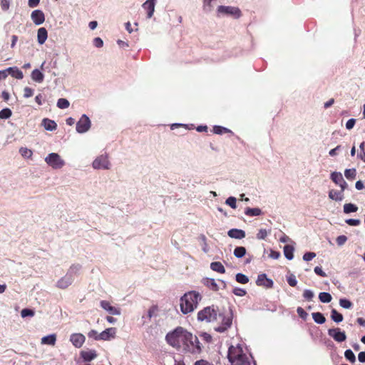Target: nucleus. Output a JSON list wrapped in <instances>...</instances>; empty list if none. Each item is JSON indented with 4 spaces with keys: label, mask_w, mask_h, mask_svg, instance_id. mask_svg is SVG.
<instances>
[{
    "label": "nucleus",
    "mask_w": 365,
    "mask_h": 365,
    "mask_svg": "<svg viewBox=\"0 0 365 365\" xmlns=\"http://www.w3.org/2000/svg\"><path fill=\"white\" fill-rule=\"evenodd\" d=\"M212 131L215 134L222 135L223 133H232L228 128L220 126V125H215L212 128Z\"/></svg>",
    "instance_id": "nucleus-31"
},
{
    "label": "nucleus",
    "mask_w": 365,
    "mask_h": 365,
    "mask_svg": "<svg viewBox=\"0 0 365 365\" xmlns=\"http://www.w3.org/2000/svg\"><path fill=\"white\" fill-rule=\"evenodd\" d=\"M19 153L23 157L26 158H31V156L33 155V152L31 150H30L27 148H23V147L19 149Z\"/></svg>",
    "instance_id": "nucleus-39"
},
{
    "label": "nucleus",
    "mask_w": 365,
    "mask_h": 365,
    "mask_svg": "<svg viewBox=\"0 0 365 365\" xmlns=\"http://www.w3.org/2000/svg\"><path fill=\"white\" fill-rule=\"evenodd\" d=\"M99 334L97 331L96 330H91L88 333V336L89 338H92L95 340H97V341H99L101 340V338L100 336H99Z\"/></svg>",
    "instance_id": "nucleus-49"
},
{
    "label": "nucleus",
    "mask_w": 365,
    "mask_h": 365,
    "mask_svg": "<svg viewBox=\"0 0 365 365\" xmlns=\"http://www.w3.org/2000/svg\"><path fill=\"white\" fill-rule=\"evenodd\" d=\"M328 334L337 342L344 341L346 339L345 332L341 331L339 328L329 329Z\"/></svg>",
    "instance_id": "nucleus-11"
},
{
    "label": "nucleus",
    "mask_w": 365,
    "mask_h": 365,
    "mask_svg": "<svg viewBox=\"0 0 365 365\" xmlns=\"http://www.w3.org/2000/svg\"><path fill=\"white\" fill-rule=\"evenodd\" d=\"M316 256V254L314 252H307L303 256V259L304 261H310L313 258H314Z\"/></svg>",
    "instance_id": "nucleus-58"
},
{
    "label": "nucleus",
    "mask_w": 365,
    "mask_h": 365,
    "mask_svg": "<svg viewBox=\"0 0 365 365\" xmlns=\"http://www.w3.org/2000/svg\"><path fill=\"white\" fill-rule=\"evenodd\" d=\"M356 172L354 168L346 169L344 172V175L348 180H354L356 178Z\"/></svg>",
    "instance_id": "nucleus-40"
},
{
    "label": "nucleus",
    "mask_w": 365,
    "mask_h": 365,
    "mask_svg": "<svg viewBox=\"0 0 365 365\" xmlns=\"http://www.w3.org/2000/svg\"><path fill=\"white\" fill-rule=\"evenodd\" d=\"M331 179L337 185H339L344 180L341 173L337 172H334L331 174Z\"/></svg>",
    "instance_id": "nucleus-30"
},
{
    "label": "nucleus",
    "mask_w": 365,
    "mask_h": 365,
    "mask_svg": "<svg viewBox=\"0 0 365 365\" xmlns=\"http://www.w3.org/2000/svg\"><path fill=\"white\" fill-rule=\"evenodd\" d=\"M314 272L317 274V275H319L321 277H327V274L326 273L322 270V267H316L314 268Z\"/></svg>",
    "instance_id": "nucleus-63"
},
{
    "label": "nucleus",
    "mask_w": 365,
    "mask_h": 365,
    "mask_svg": "<svg viewBox=\"0 0 365 365\" xmlns=\"http://www.w3.org/2000/svg\"><path fill=\"white\" fill-rule=\"evenodd\" d=\"M293 252H294L293 246L287 245L284 247V255L287 259L291 260L293 259V257H294Z\"/></svg>",
    "instance_id": "nucleus-27"
},
{
    "label": "nucleus",
    "mask_w": 365,
    "mask_h": 365,
    "mask_svg": "<svg viewBox=\"0 0 365 365\" xmlns=\"http://www.w3.org/2000/svg\"><path fill=\"white\" fill-rule=\"evenodd\" d=\"M356 123V119L354 118H351L349 119L346 123V129L348 130H351V128H354V125Z\"/></svg>",
    "instance_id": "nucleus-61"
},
{
    "label": "nucleus",
    "mask_w": 365,
    "mask_h": 365,
    "mask_svg": "<svg viewBox=\"0 0 365 365\" xmlns=\"http://www.w3.org/2000/svg\"><path fill=\"white\" fill-rule=\"evenodd\" d=\"M31 78L34 81L41 83L43 81V74L38 69H35L31 73Z\"/></svg>",
    "instance_id": "nucleus-28"
},
{
    "label": "nucleus",
    "mask_w": 365,
    "mask_h": 365,
    "mask_svg": "<svg viewBox=\"0 0 365 365\" xmlns=\"http://www.w3.org/2000/svg\"><path fill=\"white\" fill-rule=\"evenodd\" d=\"M246 250L244 247H237L234 250V255L237 258H241L245 256Z\"/></svg>",
    "instance_id": "nucleus-37"
},
{
    "label": "nucleus",
    "mask_w": 365,
    "mask_h": 365,
    "mask_svg": "<svg viewBox=\"0 0 365 365\" xmlns=\"http://www.w3.org/2000/svg\"><path fill=\"white\" fill-rule=\"evenodd\" d=\"M34 314H35L34 312L30 309H23L21 312V316L23 318H25L27 317H34Z\"/></svg>",
    "instance_id": "nucleus-46"
},
{
    "label": "nucleus",
    "mask_w": 365,
    "mask_h": 365,
    "mask_svg": "<svg viewBox=\"0 0 365 365\" xmlns=\"http://www.w3.org/2000/svg\"><path fill=\"white\" fill-rule=\"evenodd\" d=\"M228 359L231 365H252L253 362L252 356L247 348L240 344L230 346Z\"/></svg>",
    "instance_id": "nucleus-1"
},
{
    "label": "nucleus",
    "mask_w": 365,
    "mask_h": 365,
    "mask_svg": "<svg viewBox=\"0 0 365 365\" xmlns=\"http://www.w3.org/2000/svg\"><path fill=\"white\" fill-rule=\"evenodd\" d=\"M187 336V339H186L185 343H184L181 349L191 354H200L202 348L198 338L191 333H189Z\"/></svg>",
    "instance_id": "nucleus-4"
},
{
    "label": "nucleus",
    "mask_w": 365,
    "mask_h": 365,
    "mask_svg": "<svg viewBox=\"0 0 365 365\" xmlns=\"http://www.w3.org/2000/svg\"><path fill=\"white\" fill-rule=\"evenodd\" d=\"M339 304L341 307L345 309H350L352 306L351 302L346 299H341L339 300Z\"/></svg>",
    "instance_id": "nucleus-48"
},
{
    "label": "nucleus",
    "mask_w": 365,
    "mask_h": 365,
    "mask_svg": "<svg viewBox=\"0 0 365 365\" xmlns=\"http://www.w3.org/2000/svg\"><path fill=\"white\" fill-rule=\"evenodd\" d=\"M314 292L310 289H305L303 293V297L304 299L307 300H312L314 297Z\"/></svg>",
    "instance_id": "nucleus-50"
},
{
    "label": "nucleus",
    "mask_w": 365,
    "mask_h": 365,
    "mask_svg": "<svg viewBox=\"0 0 365 365\" xmlns=\"http://www.w3.org/2000/svg\"><path fill=\"white\" fill-rule=\"evenodd\" d=\"M256 283L258 286H262L266 288H271L273 287V281L267 278L265 274H259Z\"/></svg>",
    "instance_id": "nucleus-15"
},
{
    "label": "nucleus",
    "mask_w": 365,
    "mask_h": 365,
    "mask_svg": "<svg viewBox=\"0 0 365 365\" xmlns=\"http://www.w3.org/2000/svg\"><path fill=\"white\" fill-rule=\"evenodd\" d=\"M93 44L97 48H101L103 46V41L101 38L96 37L93 39Z\"/></svg>",
    "instance_id": "nucleus-59"
},
{
    "label": "nucleus",
    "mask_w": 365,
    "mask_h": 365,
    "mask_svg": "<svg viewBox=\"0 0 365 365\" xmlns=\"http://www.w3.org/2000/svg\"><path fill=\"white\" fill-rule=\"evenodd\" d=\"M155 1L147 0L143 4V7L148 11V18H151L155 11Z\"/></svg>",
    "instance_id": "nucleus-20"
},
{
    "label": "nucleus",
    "mask_w": 365,
    "mask_h": 365,
    "mask_svg": "<svg viewBox=\"0 0 365 365\" xmlns=\"http://www.w3.org/2000/svg\"><path fill=\"white\" fill-rule=\"evenodd\" d=\"M364 146H365V142H362L360 145H359V148H360V152L358 154V157L361 160H363L364 162H365V149H364Z\"/></svg>",
    "instance_id": "nucleus-47"
},
{
    "label": "nucleus",
    "mask_w": 365,
    "mask_h": 365,
    "mask_svg": "<svg viewBox=\"0 0 365 365\" xmlns=\"http://www.w3.org/2000/svg\"><path fill=\"white\" fill-rule=\"evenodd\" d=\"M344 356L347 360L350 362L354 363L356 361V357L354 352L351 349H347L344 352Z\"/></svg>",
    "instance_id": "nucleus-43"
},
{
    "label": "nucleus",
    "mask_w": 365,
    "mask_h": 365,
    "mask_svg": "<svg viewBox=\"0 0 365 365\" xmlns=\"http://www.w3.org/2000/svg\"><path fill=\"white\" fill-rule=\"evenodd\" d=\"M47 37H48L47 30L43 27L38 29V33H37V39H38V43H40V44L44 43L46 40L47 39Z\"/></svg>",
    "instance_id": "nucleus-22"
},
{
    "label": "nucleus",
    "mask_w": 365,
    "mask_h": 365,
    "mask_svg": "<svg viewBox=\"0 0 365 365\" xmlns=\"http://www.w3.org/2000/svg\"><path fill=\"white\" fill-rule=\"evenodd\" d=\"M0 4L3 11H7L9 9L10 0H1Z\"/></svg>",
    "instance_id": "nucleus-56"
},
{
    "label": "nucleus",
    "mask_w": 365,
    "mask_h": 365,
    "mask_svg": "<svg viewBox=\"0 0 365 365\" xmlns=\"http://www.w3.org/2000/svg\"><path fill=\"white\" fill-rule=\"evenodd\" d=\"M94 169L108 170L110 168V163L107 154L101 155L97 157L92 163Z\"/></svg>",
    "instance_id": "nucleus-9"
},
{
    "label": "nucleus",
    "mask_w": 365,
    "mask_h": 365,
    "mask_svg": "<svg viewBox=\"0 0 365 365\" xmlns=\"http://www.w3.org/2000/svg\"><path fill=\"white\" fill-rule=\"evenodd\" d=\"M85 340V336L80 333L72 334L70 336L71 342L74 346L77 348L81 347L84 344Z\"/></svg>",
    "instance_id": "nucleus-14"
},
{
    "label": "nucleus",
    "mask_w": 365,
    "mask_h": 365,
    "mask_svg": "<svg viewBox=\"0 0 365 365\" xmlns=\"http://www.w3.org/2000/svg\"><path fill=\"white\" fill-rule=\"evenodd\" d=\"M227 235L235 239H242L245 237V232L243 230H229Z\"/></svg>",
    "instance_id": "nucleus-23"
},
{
    "label": "nucleus",
    "mask_w": 365,
    "mask_h": 365,
    "mask_svg": "<svg viewBox=\"0 0 365 365\" xmlns=\"http://www.w3.org/2000/svg\"><path fill=\"white\" fill-rule=\"evenodd\" d=\"M33 22L36 25H40L45 21V15L41 10H34L31 15Z\"/></svg>",
    "instance_id": "nucleus-17"
},
{
    "label": "nucleus",
    "mask_w": 365,
    "mask_h": 365,
    "mask_svg": "<svg viewBox=\"0 0 365 365\" xmlns=\"http://www.w3.org/2000/svg\"><path fill=\"white\" fill-rule=\"evenodd\" d=\"M358 210V207L351 203H346L344 205V212L345 213H350V212H356Z\"/></svg>",
    "instance_id": "nucleus-36"
},
{
    "label": "nucleus",
    "mask_w": 365,
    "mask_h": 365,
    "mask_svg": "<svg viewBox=\"0 0 365 365\" xmlns=\"http://www.w3.org/2000/svg\"><path fill=\"white\" fill-rule=\"evenodd\" d=\"M200 337L202 338V340H204L207 342H210L212 339V336H210V334H209L207 333L201 334Z\"/></svg>",
    "instance_id": "nucleus-64"
},
{
    "label": "nucleus",
    "mask_w": 365,
    "mask_h": 365,
    "mask_svg": "<svg viewBox=\"0 0 365 365\" xmlns=\"http://www.w3.org/2000/svg\"><path fill=\"white\" fill-rule=\"evenodd\" d=\"M74 281L73 277L71 276L70 273H66L63 277L58 280L56 282V287L59 289H66Z\"/></svg>",
    "instance_id": "nucleus-12"
},
{
    "label": "nucleus",
    "mask_w": 365,
    "mask_h": 365,
    "mask_svg": "<svg viewBox=\"0 0 365 365\" xmlns=\"http://www.w3.org/2000/svg\"><path fill=\"white\" fill-rule=\"evenodd\" d=\"M42 125L46 130H54L57 128V124L53 120H50L48 118H44L42 120Z\"/></svg>",
    "instance_id": "nucleus-21"
},
{
    "label": "nucleus",
    "mask_w": 365,
    "mask_h": 365,
    "mask_svg": "<svg viewBox=\"0 0 365 365\" xmlns=\"http://www.w3.org/2000/svg\"><path fill=\"white\" fill-rule=\"evenodd\" d=\"M202 299L201 294L196 291H190L183 294L180 299V311L184 314L192 312L197 309Z\"/></svg>",
    "instance_id": "nucleus-2"
},
{
    "label": "nucleus",
    "mask_w": 365,
    "mask_h": 365,
    "mask_svg": "<svg viewBox=\"0 0 365 365\" xmlns=\"http://www.w3.org/2000/svg\"><path fill=\"white\" fill-rule=\"evenodd\" d=\"M235 278L236 281L240 284H247L249 282L248 277L242 273L237 274Z\"/></svg>",
    "instance_id": "nucleus-42"
},
{
    "label": "nucleus",
    "mask_w": 365,
    "mask_h": 365,
    "mask_svg": "<svg viewBox=\"0 0 365 365\" xmlns=\"http://www.w3.org/2000/svg\"><path fill=\"white\" fill-rule=\"evenodd\" d=\"M81 356L85 361H91L97 357L95 350H83L81 351Z\"/></svg>",
    "instance_id": "nucleus-18"
},
{
    "label": "nucleus",
    "mask_w": 365,
    "mask_h": 365,
    "mask_svg": "<svg viewBox=\"0 0 365 365\" xmlns=\"http://www.w3.org/2000/svg\"><path fill=\"white\" fill-rule=\"evenodd\" d=\"M336 240L339 246H342L346 242L347 237L345 235H340L336 238Z\"/></svg>",
    "instance_id": "nucleus-57"
},
{
    "label": "nucleus",
    "mask_w": 365,
    "mask_h": 365,
    "mask_svg": "<svg viewBox=\"0 0 365 365\" xmlns=\"http://www.w3.org/2000/svg\"><path fill=\"white\" fill-rule=\"evenodd\" d=\"M217 319V313L214 306L205 307L197 313V319L201 322H211Z\"/></svg>",
    "instance_id": "nucleus-6"
},
{
    "label": "nucleus",
    "mask_w": 365,
    "mask_h": 365,
    "mask_svg": "<svg viewBox=\"0 0 365 365\" xmlns=\"http://www.w3.org/2000/svg\"><path fill=\"white\" fill-rule=\"evenodd\" d=\"M45 161L49 166L54 169L61 168L65 164L63 160L61 158L60 155L55 153L48 154V155L45 158Z\"/></svg>",
    "instance_id": "nucleus-8"
},
{
    "label": "nucleus",
    "mask_w": 365,
    "mask_h": 365,
    "mask_svg": "<svg viewBox=\"0 0 365 365\" xmlns=\"http://www.w3.org/2000/svg\"><path fill=\"white\" fill-rule=\"evenodd\" d=\"M219 322L220 325L216 327L215 330L218 332H224L232 325V314L230 310L226 311L223 313H220L218 315Z\"/></svg>",
    "instance_id": "nucleus-5"
},
{
    "label": "nucleus",
    "mask_w": 365,
    "mask_h": 365,
    "mask_svg": "<svg viewBox=\"0 0 365 365\" xmlns=\"http://www.w3.org/2000/svg\"><path fill=\"white\" fill-rule=\"evenodd\" d=\"M70 103L68 101L66 98H59L57 102V106L59 108L65 109L68 108Z\"/></svg>",
    "instance_id": "nucleus-41"
},
{
    "label": "nucleus",
    "mask_w": 365,
    "mask_h": 365,
    "mask_svg": "<svg viewBox=\"0 0 365 365\" xmlns=\"http://www.w3.org/2000/svg\"><path fill=\"white\" fill-rule=\"evenodd\" d=\"M101 307L112 315H120V310L115 307H113L109 302L103 300L101 302Z\"/></svg>",
    "instance_id": "nucleus-16"
},
{
    "label": "nucleus",
    "mask_w": 365,
    "mask_h": 365,
    "mask_svg": "<svg viewBox=\"0 0 365 365\" xmlns=\"http://www.w3.org/2000/svg\"><path fill=\"white\" fill-rule=\"evenodd\" d=\"M34 95V90L29 87H25L24 89V97L30 98Z\"/></svg>",
    "instance_id": "nucleus-53"
},
{
    "label": "nucleus",
    "mask_w": 365,
    "mask_h": 365,
    "mask_svg": "<svg viewBox=\"0 0 365 365\" xmlns=\"http://www.w3.org/2000/svg\"><path fill=\"white\" fill-rule=\"evenodd\" d=\"M13 71V68L10 67L6 70L0 71V81L5 79L9 73Z\"/></svg>",
    "instance_id": "nucleus-52"
},
{
    "label": "nucleus",
    "mask_w": 365,
    "mask_h": 365,
    "mask_svg": "<svg viewBox=\"0 0 365 365\" xmlns=\"http://www.w3.org/2000/svg\"><path fill=\"white\" fill-rule=\"evenodd\" d=\"M346 222L350 226H358L361 222V221L358 219H349L347 220Z\"/></svg>",
    "instance_id": "nucleus-60"
},
{
    "label": "nucleus",
    "mask_w": 365,
    "mask_h": 365,
    "mask_svg": "<svg viewBox=\"0 0 365 365\" xmlns=\"http://www.w3.org/2000/svg\"><path fill=\"white\" fill-rule=\"evenodd\" d=\"M190 332L182 327L176 328L173 331L166 335L168 343L172 346L181 349Z\"/></svg>",
    "instance_id": "nucleus-3"
},
{
    "label": "nucleus",
    "mask_w": 365,
    "mask_h": 365,
    "mask_svg": "<svg viewBox=\"0 0 365 365\" xmlns=\"http://www.w3.org/2000/svg\"><path fill=\"white\" fill-rule=\"evenodd\" d=\"M12 115L11 109L6 108L0 111V119H8Z\"/></svg>",
    "instance_id": "nucleus-38"
},
{
    "label": "nucleus",
    "mask_w": 365,
    "mask_h": 365,
    "mask_svg": "<svg viewBox=\"0 0 365 365\" xmlns=\"http://www.w3.org/2000/svg\"><path fill=\"white\" fill-rule=\"evenodd\" d=\"M81 267L79 264H73L72 266L70 267L67 273H70L71 276H72V277H73L74 279L75 275L78 274V272L81 270Z\"/></svg>",
    "instance_id": "nucleus-35"
},
{
    "label": "nucleus",
    "mask_w": 365,
    "mask_h": 365,
    "mask_svg": "<svg viewBox=\"0 0 365 365\" xmlns=\"http://www.w3.org/2000/svg\"><path fill=\"white\" fill-rule=\"evenodd\" d=\"M13 77L17 78V79H22L24 77L23 73L21 71H20L18 68H14L13 71L9 73Z\"/></svg>",
    "instance_id": "nucleus-44"
},
{
    "label": "nucleus",
    "mask_w": 365,
    "mask_h": 365,
    "mask_svg": "<svg viewBox=\"0 0 365 365\" xmlns=\"http://www.w3.org/2000/svg\"><path fill=\"white\" fill-rule=\"evenodd\" d=\"M287 280L288 284L291 287H295L297 284V280L296 279V277L293 274H290L287 277Z\"/></svg>",
    "instance_id": "nucleus-45"
},
{
    "label": "nucleus",
    "mask_w": 365,
    "mask_h": 365,
    "mask_svg": "<svg viewBox=\"0 0 365 365\" xmlns=\"http://www.w3.org/2000/svg\"><path fill=\"white\" fill-rule=\"evenodd\" d=\"M218 16L220 15L232 16L235 19H239L242 16V12L238 7L230 6H219L217 8Z\"/></svg>",
    "instance_id": "nucleus-7"
},
{
    "label": "nucleus",
    "mask_w": 365,
    "mask_h": 365,
    "mask_svg": "<svg viewBox=\"0 0 365 365\" xmlns=\"http://www.w3.org/2000/svg\"><path fill=\"white\" fill-rule=\"evenodd\" d=\"M319 299L322 303H329L331 301L332 297L328 292H321L319 294Z\"/></svg>",
    "instance_id": "nucleus-32"
},
{
    "label": "nucleus",
    "mask_w": 365,
    "mask_h": 365,
    "mask_svg": "<svg viewBox=\"0 0 365 365\" xmlns=\"http://www.w3.org/2000/svg\"><path fill=\"white\" fill-rule=\"evenodd\" d=\"M202 283L205 286L208 287L210 290L217 292L219 290V286L216 283L215 280L212 278H204L202 279Z\"/></svg>",
    "instance_id": "nucleus-19"
},
{
    "label": "nucleus",
    "mask_w": 365,
    "mask_h": 365,
    "mask_svg": "<svg viewBox=\"0 0 365 365\" xmlns=\"http://www.w3.org/2000/svg\"><path fill=\"white\" fill-rule=\"evenodd\" d=\"M226 204L233 209L236 208V198L234 197H229L226 200Z\"/></svg>",
    "instance_id": "nucleus-54"
},
{
    "label": "nucleus",
    "mask_w": 365,
    "mask_h": 365,
    "mask_svg": "<svg viewBox=\"0 0 365 365\" xmlns=\"http://www.w3.org/2000/svg\"><path fill=\"white\" fill-rule=\"evenodd\" d=\"M91 128V120L86 115H83L76 123V130L79 133H83Z\"/></svg>",
    "instance_id": "nucleus-10"
},
{
    "label": "nucleus",
    "mask_w": 365,
    "mask_h": 365,
    "mask_svg": "<svg viewBox=\"0 0 365 365\" xmlns=\"http://www.w3.org/2000/svg\"><path fill=\"white\" fill-rule=\"evenodd\" d=\"M210 269L218 273L223 274L225 272V269L220 262H213L210 264Z\"/></svg>",
    "instance_id": "nucleus-26"
},
{
    "label": "nucleus",
    "mask_w": 365,
    "mask_h": 365,
    "mask_svg": "<svg viewBox=\"0 0 365 365\" xmlns=\"http://www.w3.org/2000/svg\"><path fill=\"white\" fill-rule=\"evenodd\" d=\"M245 215L248 216H258L262 213V211L259 208H247L245 211Z\"/></svg>",
    "instance_id": "nucleus-34"
},
{
    "label": "nucleus",
    "mask_w": 365,
    "mask_h": 365,
    "mask_svg": "<svg viewBox=\"0 0 365 365\" xmlns=\"http://www.w3.org/2000/svg\"><path fill=\"white\" fill-rule=\"evenodd\" d=\"M233 293L237 296L243 297L247 292L244 289L237 287L233 289Z\"/></svg>",
    "instance_id": "nucleus-55"
},
{
    "label": "nucleus",
    "mask_w": 365,
    "mask_h": 365,
    "mask_svg": "<svg viewBox=\"0 0 365 365\" xmlns=\"http://www.w3.org/2000/svg\"><path fill=\"white\" fill-rule=\"evenodd\" d=\"M297 312L301 318H302L304 319H305L307 318V313L302 307H298L297 309Z\"/></svg>",
    "instance_id": "nucleus-62"
},
{
    "label": "nucleus",
    "mask_w": 365,
    "mask_h": 365,
    "mask_svg": "<svg viewBox=\"0 0 365 365\" xmlns=\"http://www.w3.org/2000/svg\"><path fill=\"white\" fill-rule=\"evenodd\" d=\"M101 340L102 341H110L115 339L116 336V328L110 327L99 334Z\"/></svg>",
    "instance_id": "nucleus-13"
},
{
    "label": "nucleus",
    "mask_w": 365,
    "mask_h": 365,
    "mask_svg": "<svg viewBox=\"0 0 365 365\" xmlns=\"http://www.w3.org/2000/svg\"><path fill=\"white\" fill-rule=\"evenodd\" d=\"M312 315L314 321L317 324H324L326 321L325 317L320 312H314Z\"/></svg>",
    "instance_id": "nucleus-29"
},
{
    "label": "nucleus",
    "mask_w": 365,
    "mask_h": 365,
    "mask_svg": "<svg viewBox=\"0 0 365 365\" xmlns=\"http://www.w3.org/2000/svg\"><path fill=\"white\" fill-rule=\"evenodd\" d=\"M331 319L336 322L339 323L343 320V316L340 313H339L336 309H332L331 312Z\"/></svg>",
    "instance_id": "nucleus-33"
},
{
    "label": "nucleus",
    "mask_w": 365,
    "mask_h": 365,
    "mask_svg": "<svg viewBox=\"0 0 365 365\" xmlns=\"http://www.w3.org/2000/svg\"><path fill=\"white\" fill-rule=\"evenodd\" d=\"M329 197L334 200L341 201L344 198V193L342 191H337L335 190H331L329 192Z\"/></svg>",
    "instance_id": "nucleus-25"
},
{
    "label": "nucleus",
    "mask_w": 365,
    "mask_h": 365,
    "mask_svg": "<svg viewBox=\"0 0 365 365\" xmlns=\"http://www.w3.org/2000/svg\"><path fill=\"white\" fill-rule=\"evenodd\" d=\"M199 240L201 241L202 242V250L205 252H208V246L206 243V237L205 235H201L200 237H199Z\"/></svg>",
    "instance_id": "nucleus-51"
},
{
    "label": "nucleus",
    "mask_w": 365,
    "mask_h": 365,
    "mask_svg": "<svg viewBox=\"0 0 365 365\" xmlns=\"http://www.w3.org/2000/svg\"><path fill=\"white\" fill-rule=\"evenodd\" d=\"M56 341V334H50L48 336H45L41 338V344H48L51 346H54Z\"/></svg>",
    "instance_id": "nucleus-24"
}]
</instances>
